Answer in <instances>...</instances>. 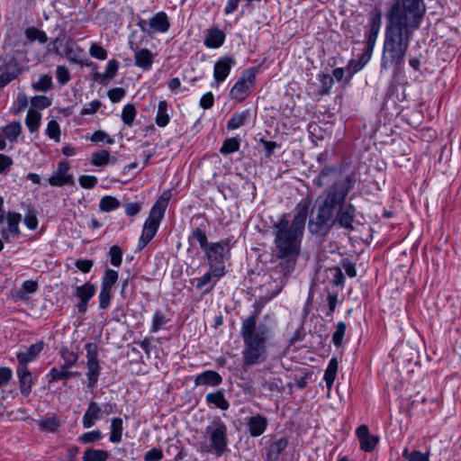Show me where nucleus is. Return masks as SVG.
<instances>
[{
  "instance_id": "obj_1",
  "label": "nucleus",
  "mask_w": 461,
  "mask_h": 461,
  "mask_svg": "<svg viewBox=\"0 0 461 461\" xmlns=\"http://www.w3.org/2000/svg\"><path fill=\"white\" fill-rule=\"evenodd\" d=\"M318 187H327L318 195L308 221V230L318 237H326L334 226L354 230L356 206L347 200L357 183V174L342 175V167L325 166L313 181Z\"/></svg>"
},
{
  "instance_id": "obj_2",
  "label": "nucleus",
  "mask_w": 461,
  "mask_h": 461,
  "mask_svg": "<svg viewBox=\"0 0 461 461\" xmlns=\"http://www.w3.org/2000/svg\"><path fill=\"white\" fill-rule=\"evenodd\" d=\"M426 13L424 0H392L385 13L381 68L401 71L412 40Z\"/></svg>"
},
{
  "instance_id": "obj_3",
  "label": "nucleus",
  "mask_w": 461,
  "mask_h": 461,
  "mask_svg": "<svg viewBox=\"0 0 461 461\" xmlns=\"http://www.w3.org/2000/svg\"><path fill=\"white\" fill-rule=\"evenodd\" d=\"M311 203L310 198L303 199L297 203L292 220H290L289 213H283L273 225L275 230L272 259L275 267L273 271L280 275L278 278L282 287L294 272L301 254Z\"/></svg>"
},
{
  "instance_id": "obj_4",
  "label": "nucleus",
  "mask_w": 461,
  "mask_h": 461,
  "mask_svg": "<svg viewBox=\"0 0 461 461\" xmlns=\"http://www.w3.org/2000/svg\"><path fill=\"white\" fill-rule=\"evenodd\" d=\"M259 312L255 310L241 320L240 337L243 340L241 352L244 367L261 364L267 358V344L273 330L267 323H258Z\"/></svg>"
},
{
  "instance_id": "obj_5",
  "label": "nucleus",
  "mask_w": 461,
  "mask_h": 461,
  "mask_svg": "<svg viewBox=\"0 0 461 461\" xmlns=\"http://www.w3.org/2000/svg\"><path fill=\"white\" fill-rule=\"evenodd\" d=\"M166 207V201L158 200L153 204L152 208L150 209L149 217L144 222L142 233L139 239V250H142L155 237L159 224L163 219Z\"/></svg>"
},
{
  "instance_id": "obj_6",
  "label": "nucleus",
  "mask_w": 461,
  "mask_h": 461,
  "mask_svg": "<svg viewBox=\"0 0 461 461\" xmlns=\"http://www.w3.org/2000/svg\"><path fill=\"white\" fill-rule=\"evenodd\" d=\"M227 431L228 428L221 420H214L205 429L210 445L202 447V451L212 453L216 456L223 455L228 447Z\"/></svg>"
},
{
  "instance_id": "obj_7",
  "label": "nucleus",
  "mask_w": 461,
  "mask_h": 461,
  "mask_svg": "<svg viewBox=\"0 0 461 461\" xmlns=\"http://www.w3.org/2000/svg\"><path fill=\"white\" fill-rule=\"evenodd\" d=\"M230 240L224 239L217 242H211V245L203 250L208 261L209 268L218 270L226 275L225 262L230 258Z\"/></svg>"
},
{
  "instance_id": "obj_8",
  "label": "nucleus",
  "mask_w": 461,
  "mask_h": 461,
  "mask_svg": "<svg viewBox=\"0 0 461 461\" xmlns=\"http://www.w3.org/2000/svg\"><path fill=\"white\" fill-rule=\"evenodd\" d=\"M258 67H252L241 72L240 77L230 90V99L239 102L244 101L253 91L256 84Z\"/></svg>"
},
{
  "instance_id": "obj_9",
  "label": "nucleus",
  "mask_w": 461,
  "mask_h": 461,
  "mask_svg": "<svg viewBox=\"0 0 461 461\" xmlns=\"http://www.w3.org/2000/svg\"><path fill=\"white\" fill-rule=\"evenodd\" d=\"M136 21V25L149 36L154 33H166L170 28L169 17L164 11L155 14L149 21L137 15Z\"/></svg>"
},
{
  "instance_id": "obj_10",
  "label": "nucleus",
  "mask_w": 461,
  "mask_h": 461,
  "mask_svg": "<svg viewBox=\"0 0 461 461\" xmlns=\"http://www.w3.org/2000/svg\"><path fill=\"white\" fill-rule=\"evenodd\" d=\"M21 73L22 68L13 55L0 56V89L16 79Z\"/></svg>"
},
{
  "instance_id": "obj_11",
  "label": "nucleus",
  "mask_w": 461,
  "mask_h": 461,
  "mask_svg": "<svg viewBox=\"0 0 461 461\" xmlns=\"http://www.w3.org/2000/svg\"><path fill=\"white\" fill-rule=\"evenodd\" d=\"M70 166L68 160H60L58 164L57 169L48 178V183L51 186H64L74 185V176L69 173Z\"/></svg>"
},
{
  "instance_id": "obj_12",
  "label": "nucleus",
  "mask_w": 461,
  "mask_h": 461,
  "mask_svg": "<svg viewBox=\"0 0 461 461\" xmlns=\"http://www.w3.org/2000/svg\"><path fill=\"white\" fill-rule=\"evenodd\" d=\"M235 64L236 61L232 57L223 56L219 58L213 67L214 83L212 84V86H213L214 84L218 86L225 81Z\"/></svg>"
},
{
  "instance_id": "obj_13",
  "label": "nucleus",
  "mask_w": 461,
  "mask_h": 461,
  "mask_svg": "<svg viewBox=\"0 0 461 461\" xmlns=\"http://www.w3.org/2000/svg\"><path fill=\"white\" fill-rule=\"evenodd\" d=\"M133 36L134 32L130 36L129 47L134 52L135 65L143 70H149L152 67L153 54L147 48L139 49L138 45L131 40Z\"/></svg>"
},
{
  "instance_id": "obj_14",
  "label": "nucleus",
  "mask_w": 461,
  "mask_h": 461,
  "mask_svg": "<svg viewBox=\"0 0 461 461\" xmlns=\"http://www.w3.org/2000/svg\"><path fill=\"white\" fill-rule=\"evenodd\" d=\"M95 285L89 282L76 287L74 295L79 299L77 308L80 313H85L86 312L88 302L95 294Z\"/></svg>"
},
{
  "instance_id": "obj_15",
  "label": "nucleus",
  "mask_w": 461,
  "mask_h": 461,
  "mask_svg": "<svg viewBox=\"0 0 461 461\" xmlns=\"http://www.w3.org/2000/svg\"><path fill=\"white\" fill-rule=\"evenodd\" d=\"M225 275L209 268V270L200 278L196 279V288L201 290L203 294H210L214 289L218 281Z\"/></svg>"
},
{
  "instance_id": "obj_16",
  "label": "nucleus",
  "mask_w": 461,
  "mask_h": 461,
  "mask_svg": "<svg viewBox=\"0 0 461 461\" xmlns=\"http://www.w3.org/2000/svg\"><path fill=\"white\" fill-rule=\"evenodd\" d=\"M360 444V449L365 452H372L379 442V437L370 434L366 425H360L356 430Z\"/></svg>"
},
{
  "instance_id": "obj_17",
  "label": "nucleus",
  "mask_w": 461,
  "mask_h": 461,
  "mask_svg": "<svg viewBox=\"0 0 461 461\" xmlns=\"http://www.w3.org/2000/svg\"><path fill=\"white\" fill-rule=\"evenodd\" d=\"M245 420L250 437L258 438L266 432L268 426V420L267 417L257 413L250 417H247Z\"/></svg>"
},
{
  "instance_id": "obj_18",
  "label": "nucleus",
  "mask_w": 461,
  "mask_h": 461,
  "mask_svg": "<svg viewBox=\"0 0 461 461\" xmlns=\"http://www.w3.org/2000/svg\"><path fill=\"white\" fill-rule=\"evenodd\" d=\"M16 375L21 394L24 397L29 396L34 384L32 372L28 369V366H17Z\"/></svg>"
},
{
  "instance_id": "obj_19",
  "label": "nucleus",
  "mask_w": 461,
  "mask_h": 461,
  "mask_svg": "<svg viewBox=\"0 0 461 461\" xmlns=\"http://www.w3.org/2000/svg\"><path fill=\"white\" fill-rule=\"evenodd\" d=\"M45 343L40 340L31 345L26 351L17 352L16 358L18 360L17 366H27L29 363L36 359L40 353L43 350Z\"/></svg>"
},
{
  "instance_id": "obj_20",
  "label": "nucleus",
  "mask_w": 461,
  "mask_h": 461,
  "mask_svg": "<svg viewBox=\"0 0 461 461\" xmlns=\"http://www.w3.org/2000/svg\"><path fill=\"white\" fill-rule=\"evenodd\" d=\"M103 418V409L95 401H90L87 409L82 419V425L85 429H90L95 422Z\"/></svg>"
},
{
  "instance_id": "obj_21",
  "label": "nucleus",
  "mask_w": 461,
  "mask_h": 461,
  "mask_svg": "<svg viewBox=\"0 0 461 461\" xmlns=\"http://www.w3.org/2000/svg\"><path fill=\"white\" fill-rule=\"evenodd\" d=\"M209 225V221L203 218L202 221L197 226L192 227L191 235L188 238L189 241H191L192 239L195 240L199 243L203 251L211 245V242H208L207 238V230Z\"/></svg>"
},
{
  "instance_id": "obj_22",
  "label": "nucleus",
  "mask_w": 461,
  "mask_h": 461,
  "mask_svg": "<svg viewBox=\"0 0 461 461\" xmlns=\"http://www.w3.org/2000/svg\"><path fill=\"white\" fill-rule=\"evenodd\" d=\"M194 382L196 386L205 385L216 387L222 383V377L216 371L206 370L195 375Z\"/></svg>"
},
{
  "instance_id": "obj_23",
  "label": "nucleus",
  "mask_w": 461,
  "mask_h": 461,
  "mask_svg": "<svg viewBox=\"0 0 461 461\" xmlns=\"http://www.w3.org/2000/svg\"><path fill=\"white\" fill-rule=\"evenodd\" d=\"M7 230L2 229L0 234L5 240H9V234L18 236L20 234L19 224L22 220V215L18 212H9L6 215Z\"/></svg>"
},
{
  "instance_id": "obj_24",
  "label": "nucleus",
  "mask_w": 461,
  "mask_h": 461,
  "mask_svg": "<svg viewBox=\"0 0 461 461\" xmlns=\"http://www.w3.org/2000/svg\"><path fill=\"white\" fill-rule=\"evenodd\" d=\"M226 34L217 27L207 30L203 44L209 49H218L223 45Z\"/></svg>"
},
{
  "instance_id": "obj_25",
  "label": "nucleus",
  "mask_w": 461,
  "mask_h": 461,
  "mask_svg": "<svg viewBox=\"0 0 461 461\" xmlns=\"http://www.w3.org/2000/svg\"><path fill=\"white\" fill-rule=\"evenodd\" d=\"M382 24V13L379 9H375L370 16L369 20V31L366 36V41L375 43L376 42L378 33Z\"/></svg>"
},
{
  "instance_id": "obj_26",
  "label": "nucleus",
  "mask_w": 461,
  "mask_h": 461,
  "mask_svg": "<svg viewBox=\"0 0 461 461\" xmlns=\"http://www.w3.org/2000/svg\"><path fill=\"white\" fill-rule=\"evenodd\" d=\"M0 131L5 140L10 143L17 142L19 136L23 131V126L20 122H12L0 129Z\"/></svg>"
},
{
  "instance_id": "obj_27",
  "label": "nucleus",
  "mask_w": 461,
  "mask_h": 461,
  "mask_svg": "<svg viewBox=\"0 0 461 461\" xmlns=\"http://www.w3.org/2000/svg\"><path fill=\"white\" fill-rule=\"evenodd\" d=\"M205 402L208 405H212L213 407L219 408L222 411H226L230 407V403L226 400L222 390L207 393L205 396Z\"/></svg>"
},
{
  "instance_id": "obj_28",
  "label": "nucleus",
  "mask_w": 461,
  "mask_h": 461,
  "mask_svg": "<svg viewBox=\"0 0 461 461\" xmlns=\"http://www.w3.org/2000/svg\"><path fill=\"white\" fill-rule=\"evenodd\" d=\"M87 371L86 373L87 378V388L94 389L97 386L98 379L101 375L100 362L86 363Z\"/></svg>"
},
{
  "instance_id": "obj_29",
  "label": "nucleus",
  "mask_w": 461,
  "mask_h": 461,
  "mask_svg": "<svg viewBox=\"0 0 461 461\" xmlns=\"http://www.w3.org/2000/svg\"><path fill=\"white\" fill-rule=\"evenodd\" d=\"M287 446L288 440L285 438H281L271 443L267 451V459L269 461H276Z\"/></svg>"
},
{
  "instance_id": "obj_30",
  "label": "nucleus",
  "mask_w": 461,
  "mask_h": 461,
  "mask_svg": "<svg viewBox=\"0 0 461 461\" xmlns=\"http://www.w3.org/2000/svg\"><path fill=\"white\" fill-rule=\"evenodd\" d=\"M169 105L166 100L158 102V112L156 115V124L158 127H165L169 123L170 114L168 113Z\"/></svg>"
},
{
  "instance_id": "obj_31",
  "label": "nucleus",
  "mask_w": 461,
  "mask_h": 461,
  "mask_svg": "<svg viewBox=\"0 0 461 461\" xmlns=\"http://www.w3.org/2000/svg\"><path fill=\"white\" fill-rule=\"evenodd\" d=\"M250 113L249 110L240 113H234L227 122V129L229 131L236 130L245 125L249 118Z\"/></svg>"
},
{
  "instance_id": "obj_32",
  "label": "nucleus",
  "mask_w": 461,
  "mask_h": 461,
  "mask_svg": "<svg viewBox=\"0 0 461 461\" xmlns=\"http://www.w3.org/2000/svg\"><path fill=\"white\" fill-rule=\"evenodd\" d=\"M82 53L83 50L79 46L76 45L74 41L71 40L67 41L63 53L65 58L72 63H79V59Z\"/></svg>"
},
{
  "instance_id": "obj_33",
  "label": "nucleus",
  "mask_w": 461,
  "mask_h": 461,
  "mask_svg": "<svg viewBox=\"0 0 461 461\" xmlns=\"http://www.w3.org/2000/svg\"><path fill=\"white\" fill-rule=\"evenodd\" d=\"M338 360L336 357H332L328 364V366L324 373V381L326 383V386L328 390H330L332 388V385L334 384V381L337 376L338 372Z\"/></svg>"
},
{
  "instance_id": "obj_34",
  "label": "nucleus",
  "mask_w": 461,
  "mask_h": 461,
  "mask_svg": "<svg viewBox=\"0 0 461 461\" xmlns=\"http://www.w3.org/2000/svg\"><path fill=\"white\" fill-rule=\"evenodd\" d=\"M122 420L121 418H113L111 420V432L109 440L114 444L120 443L122 441Z\"/></svg>"
},
{
  "instance_id": "obj_35",
  "label": "nucleus",
  "mask_w": 461,
  "mask_h": 461,
  "mask_svg": "<svg viewBox=\"0 0 461 461\" xmlns=\"http://www.w3.org/2000/svg\"><path fill=\"white\" fill-rule=\"evenodd\" d=\"M59 354L63 360V363L60 365L61 368H71L78 360V354L69 350L68 347H62Z\"/></svg>"
},
{
  "instance_id": "obj_36",
  "label": "nucleus",
  "mask_w": 461,
  "mask_h": 461,
  "mask_svg": "<svg viewBox=\"0 0 461 461\" xmlns=\"http://www.w3.org/2000/svg\"><path fill=\"white\" fill-rule=\"evenodd\" d=\"M41 119V115L37 110L32 108L29 109L25 118V123L31 132H35L39 130Z\"/></svg>"
},
{
  "instance_id": "obj_37",
  "label": "nucleus",
  "mask_w": 461,
  "mask_h": 461,
  "mask_svg": "<svg viewBox=\"0 0 461 461\" xmlns=\"http://www.w3.org/2000/svg\"><path fill=\"white\" fill-rule=\"evenodd\" d=\"M312 372L304 368H300L295 373L292 374V379L295 382V385L299 389H304L307 386L308 380H311Z\"/></svg>"
},
{
  "instance_id": "obj_38",
  "label": "nucleus",
  "mask_w": 461,
  "mask_h": 461,
  "mask_svg": "<svg viewBox=\"0 0 461 461\" xmlns=\"http://www.w3.org/2000/svg\"><path fill=\"white\" fill-rule=\"evenodd\" d=\"M25 36L30 41H38L40 43L44 44L48 41V36L45 32L32 26L28 27L25 32Z\"/></svg>"
},
{
  "instance_id": "obj_39",
  "label": "nucleus",
  "mask_w": 461,
  "mask_h": 461,
  "mask_svg": "<svg viewBox=\"0 0 461 461\" xmlns=\"http://www.w3.org/2000/svg\"><path fill=\"white\" fill-rule=\"evenodd\" d=\"M121 205L120 201L113 196L111 195H105L101 198L99 202V209L102 212H111L118 209Z\"/></svg>"
},
{
  "instance_id": "obj_40",
  "label": "nucleus",
  "mask_w": 461,
  "mask_h": 461,
  "mask_svg": "<svg viewBox=\"0 0 461 461\" xmlns=\"http://www.w3.org/2000/svg\"><path fill=\"white\" fill-rule=\"evenodd\" d=\"M169 318L167 317V314L162 311H155L152 318V324L150 327L151 332H157L159 330L163 329L164 326L169 321Z\"/></svg>"
},
{
  "instance_id": "obj_41",
  "label": "nucleus",
  "mask_w": 461,
  "mask_h": 461,
  "mask_svg": "<svg viewBox=\"0 0 461 461\" xmlns=\"http://www.w3.org/2000/svg\"><path fill=\"white\" fill-rule=\"evenodd\" d=\"M39 288L38 283L33 280L24 281L22 285L21 289L17 293V297L21 300H26L28 294L35 293Z\"/></svg>"
},
{
  "instance_id": "obj_42",
  "label": "nucleus",
  "mask_w": 461,
  "mask_h": 461,
  "mask_svg": "<svg viewBox=\"0 0 461 461\" xmlns=\"http://www.w3.org/2000/svg\"><path fill=\"white\" fill-rule=\"evenodd\" d=\"M110 153L106 149H101L92 154L91 164L95 167H102L109 164Z\"/></svg>"
},
{
  "instance_id": "obj_43",
  "label": "nucleus",
  "mask_w": 461,
  "mask_h": 461,
  "mask_svg": "<svg viewBox=\"0 0 461 461\" xmlns=\"http://www.w3.org/2000/svg\"><path fill=\"white\" fill-rule=\"evenodd\" d=\"M108 453L104 450L87 449L84 453V461H106Z\"/></svg>"
},
{
  "instance_id": "obj_44",
  "label": "nucleus",
  "mask_w": 461,
  "mask_h": 461,
  "mask_svg": "<svg viewBox=\"0 0 461 461\" xmlns=\"http://www.w3.org/2000/svg\"><path fill=\"white\" fill-rule=\"evenodd\" d=\"M240 146V142L237 138L226 139L220 149V152L222 155H229L239 150Z\"/></svg>"
},
{
  "instance_id": "obj_45",
  "label": "nucleus",
  "mask_w": 461,
  "mask_h": 461,
  "mask_svg": "<svg viewBox=\"0 0 461 461\" xmlns=\"http://www.w3.org/2000/svg\"><path fill=\"white\" fill-rule=\"evenodd\" d=\"M118 276H119V275H118L117 271H115L113 269L107 268L104 272L103 278H102L101 287L113 289V285L118 280Z\"/></svg>"
},
{
  "instance_id": "obj_46",
  "label": "nucleus",
  "mask_w": 461,
  "mask_h": 461,
  "mask_svg": "<svg viewBox=\"0 0 461 461\" xmlns=\"http://www.w3.org/2000/svg\"><path fill=\"white\" fill-rule=\"evenodd\" d=\"M136 108L132 104L124 105L122 112V120L127 126H131L136 117Z\"/></svg>"
},
{
  "instance_id": "obj_47",
  "label": "nucleus",
  "mask_w": 461,
  "mask_h": 461,
  "mask_svg": "<svg viewBox=\"0 0 461 461\" xmlns=\"http://www.w3.org/2000/svg\"><path fill=\"white\" fill-rule=\"evenodd\" d=\"M68 369L69 368L60 367V369H58L57 367H52L48 374V376L50 377L49 383L50 384L60 380H68Z\"/></svg>"
},
{
  "instance_id": "obj_48",
  "label": "nucleus",
  "mask_w": 461,
  "mask_h": 461,
  "mask_svg": "<svg viewBox=\"0 0 461 461\" xmlns=\"http://www.w3.org/2000/svg\"><path fill=\"white\" fill-rule=\"evenodd\" d=\"M35 91L46 92L52 87V77L49 75H41L37 82L32 84Z\"/></svg>"
},
{
  "instance_id": "obj_49",
  "label": "nucleus",
  "mask_w": 461,
  "mask_h": 461,
  "mask_svg": "<svg viewBox=\"0 0 461 461\" xmlns=\"http://www.w3.org/2000/svg\"><path fill=\"white\" fill-rule=\"evenodd\" d=\"M402 456L407 461H429V453H422L418 450L409 452L407 448L402 451Z\"/></svg>"
},
{
  "instance_id": "obj_50",
  "label": "nucleus",
  "mask_w": 461,
  "mask_h": 461,
  "mask_svg": "<svg viewBox=\"0 0 461 461\" xmlns=\"http://www.w3.org/2000/svg\"><path fill=\"white\" fill-rule=\"evenodd\" d=\"M46 134L54 141H60V127L57 121L51 120L49 122L46 129Z\"/></svg>"
},
{
  "instance_id": "obj_51",
  "label": "nucleus",
  "mask_w": 461,
  "mask_h": 461,
  "mask_svg": "<svg viewBox=\"0 0 461 461\" xmlns=\"http://www.w3.org/2000/svg\"><path fill=\"white\" fill-rule=\"evenodd\" d=\"M347 325L343 321H339L336 326V330L332 334V342L339 348L342 345L343 337L345 335Z\"/></svg>"
},
{
  "instance_id": "obj_52",
  "label": "nucleus",
  "mask_w": 461,
  "mask_h": 461,
  "mask_svg": "<svg viewBox=\"0 0 461 461\" xmlns=\"http://www.w3.org/2000/svg\"><path fill=\"white\" fill-rule=\"evenodd\" d=\"M39 427L41 430H45L48 432H55L58 430L59 427V421L58 419L51 417V418H46L39 423Z\"/></svg>"
},
{
  "instance_id": "obj_53",
  "label": "nucleus",
  "mask_w": 461,
  "mask_h": 461,
  "mask_svg": "<svg viewBox=\"0 0 461 461\" xmlns=\"http://www.w3.org/2000/svg\"><path fill=\"white\" fill-rule=\"evenodd\" d=\"M109 256H110V261L111 264L114 267H120L122 264V249L117 246L113 245L110 248L109 250Z\"/></svg>"
},
{
  "instance_id": "obj_54",
  "label": "nucleus",
  "mask_w": 461,
  "mask_h": 461,
  "mask_svg": "<svg viewBox=\"0 0 461 461\" xmlns=\"http://www.w3.org/2000/svg\"><path fill=\"white\" fill-rule=\"evenodd\" d=\"M85 349L86 351V363L99 362L97 344L88 342L85 345Z\"/></svg>"
},
{
  "instance_id": "obj_55",
  "label": "nucleus",
  "mask_w": 461,
  "mask_h": 461,
  "mask_svg": "<svg viewBox=\"0 0 461 461\" xmlns=\"http://www.w3.org/2000/svg\"><path fill=\"white\" fill-rule=\"evenodd\" d=\"M118 68H119V62L116 61L115 59H112V60L108 61L104 74V75L97 74L96 76L104 77L105 79L111 80L116 76Z\"/></svg>"
},
{
  "instance_id": "obj_56",
  "label": "nucleus",
  "mask_w": 461,
  "mask_h": 461,
  "mask_svg": "<svg viewBox=\"0 0 461 461\" xmlns=\"http://www.w3.org/2000/svg\"><path fill=\"white\" fill-rule=\"evenodd\" d=\"M112 290L105 287H101L99 294V307L100 309H106L110 305L112 299Z\"/></svg>"
},
{
  "instance_id": "obj_57",
  "label": "nucleus",
  "mask_w": 461,
  "mask_h": 461,
  "mask_svg": "<svg viewBox=\"0 0 461 461\" xmlns=\"http://www.w3.org/2000/svg\"><path fill=\"white\" fill-rule=\"evenodd\" d=\"M102 438V432L100 430H92L86 432L79 436L78 441L83 444H89L92 442H95L96 440H99Z\"/></svg>"
},
{
  "instance_id": "obj_58",
  "label": "nucleus",
  "mask_w": 461,
  "mask_h": 461,
  "mask_svg": "<svg viewBox=\"0 0 461 461\" xmlns=\"http://www.w3.org/2000/svg\"><path fill=\"white\" fill-rule=\"evenodd\" d=\"M89 53L93 58L100 60H104L107 59V51L97 43H93L91 45Z\"/></svg>"
},
{
  "instance_id": "obj_59",
  "label": "nucleus",
  "mask_w": 461,
  "mask_h": 461,
  "mask_svg": "<svg viewBox=\"0 0 461 461\" xmlns=\"http://www.w3.org/2000/svg\"><path fill=\"white\" fill-rule=\"evenodd\" d=\"M56 77L60 85H66L70 80L69 70L65 66H58L56 69Z\"/></svg>"
},
{
  "instance_id": "obj_60",
  "label": "nucleus",
  "mask_w": 461,
  "mask_h": 461,
  "mask_svg": "<svg viewBox=\"0 0 461 461\" xmlns=\"http://www.w3.org/2000/svg\"><path fill=\"white\" fill-rule=\"evenodd\" d=\"M79 185L86 189H92L95 186L98 179L95 176H80L78 178Z\"/></svg>"
},
{
  "instance_id": "obj_61",
  "label": "nucleus",
  "mask_w": 461,
  "mask_h": 461,
  "mask_svg": "<svg viewBox=\"0 0 461 461\" xmlns=\"http://www.w3.org/2000/svg\"><path fill=\"white\" fill-rule=\"evenodd\" d=\"M31 104L32 106L39 109H45L50 105V100L44 95H36L32 98Z\"/></svg>"
},
{
  "instance_id": "obj_62",
  "label": "nucleus",
  "mask_w": 461,
  "mask_h": 461,
  "mask_svg": "<svg viewBox=\"0 0 461 461\" xmlns=\"http://www.w3.org/2000/svg\"><path fill=\"white\" fill-rule=\"evenodd\" d=\"M126 95V91L122 87H114L108 91V96L113 103L120 102Z\"/></svg>"
},
{
  "instance_id": "obj_63",
  "label": "nucleus",
  "mask_w": 461,
  "mask_h": 461,
  "mask_svg": "<svg viewBox=\"0 0 461 461\" xmlns=\"http://www.w3.org/2000/svg\"><path fill=\"white\" fill-rule=\"evenodd\" d=\"M102 104L98 100H94L91 103L87 104L85 107L82 108L80 114L81 115H91L95 113L98 109L101 107Z\"/></svg>"
},
{
  "instance_id": "obj_64",
  "label": "nucleus",
  "mask_w": 461,
  "mask_h": 461,
  "mask_svg": "<svg viewBox=\"0 0 461 461\" xmlns=\"http://www.w3.org/2000/svg\"><path fill=\"white\" fill-rule=\"evenodd\" d=\"M163 456L161 449L153 447L145 454L144 461H160Z\"/></svg>"
}]
</instances>
